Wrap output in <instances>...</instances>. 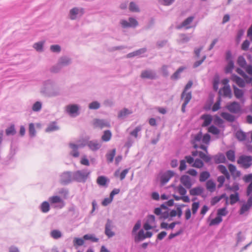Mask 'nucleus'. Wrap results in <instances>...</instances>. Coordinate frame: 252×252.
Returning a JSON list of instances; mask_svg holds the SVG:
<instances>
[{
  "mask_svg": "<svg viewBox=\"0 0 252 252\" xmlns=\"http://www.w3.org/2000/svg\"><path fill=\"white\" fill-rule=\"evenodd\" d=\"M40 93L44 96L48 97H55L61 94L59 88L56 87L55 82L51 80H47L43 82Z\"/></svg>",
  "mask_w": 252,
  "mask_h": 252,
  "instance_id": "1",
  "label": "nucleus"
},
{
  "mask_svg": "<svg viewBox=\"0 0 252 252\" xmlns=\"http://www.w3.org/2000/svg\"><path fill=\"white\" fill-rule=\"evenodd\" d=\"M91 173V171L87 168L73 172V181L78 183H85Z\"/></svg>",
  "mask_w": 252,
  "mask_h": 252,
  "instance_id": "2",
  "label": "nucleus"
},
{
  "mask_svg": "<svg viewBox=\"0 0 252 252\" xmlns=\"http://www.w3.org/2000/svg\"><path fill=\"white\" fill-rule=\"evenodd\" d=\"M237 162L244 168L248 169L252 165V157L247 155L240 156Z\"/></svg>",
  "mask_w": 252,
  "mask_h": 252,
  "instance_id": "3",
  "label": "nucleus"
},
{
  "mask_svg": "<svg viewBox=\"0 0 252 252\" xmlns=\"http://www.w3.org/2000/svg\"><path fill=\"white\" fill-rule=\"evenodd\" d=\"M80 107L76 104H69L66 106V112L72 117H76L80 114Z\"/></svg>",
  "mask_w": 252,
  "mask_h": 252,
  "instance_id": "4",
  "label": "nucleus"
},
{
  "mask_svg": "<svg viewBox=\"0 0 252 252\" xmlns=\"http://www.w3.org/2000/svg\"><path fill=\"white\" fill-rule=\"evenodd\" d=\"M140 76L142 79L150 80H156L158 78L156 71L152 69H146L142 71Z\"/></svg>",
  "mask_w": 252,
  "mask_h": 252,
  "instance_id": "5",
  "label": "nucleus"
},
{
  "mask_svg": "<svg viewBox=\"0 0 252 252\" xmlns=\"http://www.w3.org/2000/svg\"><path fill=\"white\" fill-rule=\"evenodd\" d=\"M249 196L246 202H244V203L242 204L239 210V214L240 215H244L246 212L249 211L252 207V194Z\"/></svg>",
  "mask_w": 252,
  "mask_h": 252,
  "instance_id": "6",
  "label": "nucleus"
},
{
  "mask_svg": "<svg viewBox=\"0 0 252 252\" xmlns=\"http://www.w3.org/2000/svg\"><path fill=\"white\" fill-rule=\"evenodd\" d=\"M175 174V173L172 170H167L160 177V183L161 186H164L167 183L169 182L170 179L173 177Z\"/></svg>",
  "mask_w": 252,
  "mask_h": 252,
  "instance_id": "7",
  "label": "nucleus"
},
{
  "mask_svg": "<svg viewBox=\"0 0 252 252\" xmlns=\"http://www.w3.org/2000/svg\"><path fill=\"white\" fill-rule=\"evenodd\" d=\"M73 181V172L65 171L61 176V183L63 185H67Z\"/></svg>",
  "mask_w": 252,
  "mask_h": 252,
  "instance_id": "8",
  "label": "nucleus"
},
{
  "mask_svg": "<svg viewBox=\"0 0 252 252\" xmlns=\"http://www.w3.org/2000/svg\"><path fill=\"white\" fill-rule=\"evenodd\" d=\"M243 179L245 183H249L246 188V194L250 195L252 194V173L245 175Z\"/></svg>",
  "mask_w": 252,
  "mask_h": 252,
  "instance_id": "9",
  "label": "nucleus"
},
{
  "mask_svg": "<svg viewBox=\"0 0 252 252\" xmlns=\"http://www.w3.org/2000/svg\"><path fill=\"white\" fill-rule=\"evenodd\" d=\"M226 108L231 113L236 114L241 111L240 104L237 101H233L226 105Z\"/></svg>",
  "mask_w": 252,
  "mask_h": 252,
  "instance_id": "10",
  "label": "nucleus"
},
{
  "mask_svg": "<svg viewBox=\"0 0 252 252\" xmlns=\"http://www.w3.org/2000/svg\"><path fill=\"white\" fill-rule=\"evenodd\" d=\"M113 222L112 220L109 219H108L106 221V223L105 225V234L108 237L111 238L113 237L115 233L114 232L111 230L112 228L113 227Z\"/></svg>",
  "mask_w": 252,
  "mask_h": 252,
  "instance_id": "11",
  "label": "nucleus"
},
{
  "mask_svg": "<svg viewBox=\"0 0 252 252\" xmlns=\"http://www.w3.org/2000/svg\"><path fill=\"white\" fill-rule=\"evenodd\" d=\"M85 13V10L83 8H79L78 7H74L70 10L69 16L70 19L71 20H75L77 18L78 14L81 17Z\"/></svg>",
  "mask_w": 252,
  "mask_h": 252,
  "instance_id": "12",
  "label": "nucleus"
},
{
  "mask_svg": "<svg viewBox=\"0 0 252 252\" xmlns=\"http://www.w3.org/2000/svg\"><path fill=\"white\" fill-rule=\"evenodd\" d=\"M232 87L235 97L239 99L242 103H244L245 101V99L244 98V91L243 90L238 88L234 85L232 86Z\"/></svg>",
  "mask_w": 252,
  "mask_h": 252,
  "instance_id": "13",
  "label": "nucleus"
},
{
  "mask_svg": "<svg viewBox=\"0 0 252 252\" xmlns=\"http://www.w3.org/2000/svg\"><path fill=\"white\" fill-rule=\"evenodd\" d=\"M94 125L95 127H98L101 129L104 127H110V123L104 119H95L94 120Z\"/></svg>",
  "mask_w": 252,
  "mask_h": 252,
  "instance_id": "14",
  "label": "nucleus"
},
{
  "mask_svg": "<svg viewBox=\"0 0 252 252\" xmlns=\"http://www.w3.org/2000/svg\"><path fill=\"white\" fill-rule=\"evenodd\" d=\"M180 180L182 184L188 189H190L193 185L191 178L189 175H183L181 176Z\"/></svg>",
  "mask_w": 252,
  "mask_h": 252,
  "instance_id": "15",
  "label": "nucleus"
},
{
  "mask_svg": "<svg viewBox=\"0 0 252 252\" xmlns=\"http://www.w3.org/2000/svg\"><path fill=\"white\" fill-rule=\"evenodd\" d=\"M87 146L89 149L93 151H96L101 147V144L99 143L96 140L88 141Z\"/></svg>",
  "mask_w": 252,
  "mask_h": 252,
  "instance_id": "16",
  "label": "nucleus"
},
{
  "mask_svg": "<svg viewBox=\"0 0 252 252\" xmlns=\"http://www.w3.org/2000/svg\"><path fill=\"white\" fill-rule=\"evenodd\" d=\"M228 167L234 180H235L236 177H239L241 176V172L237 170L236 166L234 164L229 163L228 165Z\"/></svg>",
  "mask_w": 252,
  "mask_h": 252,
  "instance_id": "17",
  "label": "nucleus"
},
{
  "mask_svg": "<svg viewBox=\"0 0 252 252\" xmlns=\"http://www.w3.org/2000/svg\"><path fill=\"white\" fill-rule=\"evenodd\" d=\"M110 182V180L107 177L103 175L99 176L96 179V183L101 187H107Z\"/></svg>",
  "mask_w": 252,
  "mask_h": 252,
  "instance_id": "18",
  "label": "nucleus"
},
{
  "mask_svg": "<svg viewBox=\"0 0 252 252\" xmlns=\"http://www.w3.org/2000/svg\"><path fill=\"white\" fill-rule=\"evenodd\" d=\"M58 63L62 67H63L70 64L72 63V61L71 58L67 56H64L60 58Z\"/></svg>",
  "mask_w": 252,
  "mask_h": 252,
  "instance_id": "19",
  "label": "nucleus"
},
{
  "mask_svg": "<svg viewBox=\"0 0 252 252\" xmlns=\"http://www.w3.org/2000/svg\"><path fill=\"white\" fill-rule=\"evenodd\" d=\"M231 79L235 82L240 88L245 87V82L243 79L235 74H233L231 76Z\"/></svg>",
  "mask_w": 252,
  "mask_h": 252,
  "instance_id": "20",
  "label": "nucleus"
},
{
  "mask_svg": "<svg viewBox=\"0 0 252 252\" xmlns=\"http://www.w3.org/2000/svg\"><path fill=\"white\" fill-rule=\"evenodd\" d=\"M49 201L51 204L62 203V205L60 206L62 208L64 206L63 200L61 197L58 195L52 196L49 198Z\"/></svg>",
  "mask_w": 252,
  "mask_h": 252,
  "instance_id": "21",
  "label": "nucleus"
},
{
  "mask_svg": "<svg viewBox=\"0 0 252 252\" xmlns=\"http://www.w3.org/2000/svg\"><path fill=\"white\" fill-rule=\"evenodd\" d=\"M230 205H233L237 202L240 201V194L238 192H236L234 193H232L229 196ZM241 202H244V200H242Z\"/></svg>",
  "mask_w": 252,
  "mask_h": 252,
  "instance_id": "22",
  "label": "nucleus"
},
{
  "mask_svg": "<svg viewBox=\"0 0 252 252\" xmlns=\"http://www.w3.org/2000/svg\"><path fill=\"white\" fill-rule=\"evenodd\" d=\"M69 146L72 149L70 155L74 158L78 157L79 156V152L78 149L79 148V146L73 143H70Z\"/></svg>",
  "mask_w": 252,
  "mask_h": 252,
  "instance_id": "23",
  "label": "nucleus"
},
{
  "mask_svg": "<svg viewBox=\"0 0 252 252\" xmlns=\"http://www.w3.org/2000/svg\"><path fill=\"white\" fill-rule=\"evenodd\" d=\"M220 116L224 119L230 123L235 122L236 119V118L234 115L226 112H221Z\"/></svg>",
  "mask_w": 252,
  "mask_h": 252,
  "instance_id": "24",
  "label": "nucleus"
},
{
  "mask_svg": "<svg viewBox=\"0 0 252 252\" xmlns=\"http://www.w3.org/2000/svg\"><path fill=\"white\" fill-rule=\"evenodd\" d=\"M60 129V127L57 126V123L55 121L52 122L48 125V126L45 129L46 132H51L53 131H57Z\"/></svg>",
  "mask_w": 252,
  "mask_h": 252,
  "instance_id": "25",
  "label": "nucleus"
},
{
  "mask_svg": "<svg viewBox=\"0 0 252 252\" xmlns=\"http://www.w3.org/2000/svg\"><path fill=\"white\" fill-rule=\"evenodd\" d=\"M192 95H191V92H188V94L186 96V97H184V102L182 104V108H181V111L183 113L186 112V106L188 105V104L189 103L190 100L191 99Z\"/></svg>",
  "mask_w": 252,
  "mask_h": 252,
  "instance_id": "26",
  "label": "nucleus"
},
{
  "mask_svg": "<svg viewBox=\"0 0 252 252\" xmlns=\"http://www.w3.org/2000/svg\"><path fill=\"white\" fill-rule=\"evenodd\" d=\"M214 161L216 164L220 163H225L226 161V158L222 153H219L213 156Z\"/></svg>",
  "mask_w": 252,
  "mask_h": 252,
  "instance_id": "27",
  "label": "nucleus"
},
{
  "mask_svg": "<svg viewBox=\"0 0 252 252\" xmlns=\"http://www.w3.org/2000/svg\"><path fill=\"white\" fill-rule=\"evenodd\" d=\"M204 191V189L201 187H197L193 188L189 190V193L192 196L201 195Z\"/></svg>",
  "mask_w": 252,
  "mask_h": 252,
  "instance_id": "28",
  "label": "nucleus"
},
{
  "mask_svg": "<svg viewBox=\"0 0 252 252\" xmlns=\"http://www.w3.org/2000/svg\"><path fill=\"white\" fill-rule=\"evenodd\" d=\"M146 239L145 234L143 229H141L134 237V241L137 243Z\"/></svg>",
  "mask_w": 252,
  "mask_h": 252,
  "instance_id": "29",
  "label": "nucleus"
},
{
  "mask_svg": "<svg viewBox=\"0 0 252 252\" xmlns=\"http://www.w3.org/2000/svg\"><path fill=\"white\" fill-rule=\"evenodd\" d=\"M202 119L204 120L203 126H207L211 125L213 117L210 114H205L201 116Z\"/></svg>",
  "mask_w": 252,
  "mask_h": 252,
  "instance_id": "30",
  "label": "nucleus"
},
{
  "mask_svg": "<svg viewBox=\"0 0 252 252\" xmlns=\"http://www.w3.org/2000/svg\"><path fill=\"white\" fill-rule=\"evenodd\" d=\"M223 92V95L224 97H228L229 98H232V94L230 86L227 84L225 85L222 89Z\"/></svg>",
  "mask_w": 252,
  "mask_h": 252,
  "instance_id": "31",
  "label": "nucleus"
},
{
  "mask_svg": "<svg viewBox=\"0 0 252 252\" xmlns=\"http://www.w3.org/2000/svg\"><path fill=\"white\" fill-rule=\"evenodd\" d=\"M85 240L84 236L82 238L75 237L73 240V244L75 249H77L79 247L82 246L84 244Z\"/></svg>",
  "mask_w": 252,
  "mask_h": 252,
  "instance_id": "32",
  "label": "nucleus"
},
{
  "mask_svg": "<svg viewBox=\"0 0 252 252\" xmlns=\"http://www.w3.org/2000/svg\"><path fill=\"white\" fill-rule=\"evenodd\" d=\"M186 67L182 66H180L178 69L171 75L170 78L171 80H177L180 78V74L183 72L185 69Z\"/></svg>",
  "mask_w": 252,
  "mask_h": 252,
  "instance_id": "33",
  "label": "nucleus"
},
{
  "mask_svg": "<svg viewBox=\"0 0 252 252\" xmlns=\"http://www.w3.org/2000/svg\"><path fill=\"white\" fill-rule=\"evenodd\" d=\"M116 149L109 151L106 154V160L108 163H111L114 160V158L116 155Z\"/></svg>",
  "mask_w": 252,
  "mask_h": 252,
  "instance_id": "34",
  "label": "nucleus"
},
{
  "mask_svg": "<svg viewBox=\"0 0 252 252\" xmlns=\"http://www.w3.org/2000/svg\"><path fill=\"white\" fill-rule=\"evenodd\" d=\"M132 112L129 110L128 109L125 108L123 109L120 110L118 114V118L119 119H124L127 116L132 114Z\"/></svg>",
  "mask_w": 252,
  "mask_h": 252,
  "instance_id": "35",
  "label": "nucleus"
},
{
  "mask_svg": "<svg viewBox=\"0 0 252 252\" xmlns=\"http://www.w3.org/2000/svg\"><path fill=\"white\" fill-rule=\"evenodd\" d=\"M39 209L43 213H48L50 210V205L49 202L43 201L39 206Z\"/></svg>",
  "mask_w": 252,
  "mask_h": 252,
  "instance_id": "36",
  "label": "nucleus"
},
{
  "mask_svg": "<svg viewBox=\"0 0 252 252\" xmlns=\"http://www.w3.org/2000/svg\"><path fill=\"white\" fill-rule=\"evenodd\" d=\"M206 187L207 190L211 192H213L216 189V184L212 180H209L206 183Z\"/></svg>",
  "mask_w": 252,
  "mask_h": 252,
  "instance_id": "37",
  "label": "nucleus"
},
{
  "mask_svg": "<svg viewBox=\"0 0 252 252\" xmlns=\"http://www.w3.org/2000/svg\"><path fill=\"white\" fill-rule=\"evenodd\" d=\"M207 220L208 221H210L209 225L210 226H212L214 225H219L220 222L222 221V218H220L218 216H217L215 218L212 220H210V218L209 217Z\"/></svg>",
  "mask_w": 252,
  "mask_h": 252,
  "instance_id": "38",
  "label": "nucleus"
},
{
  "mask_svg": "<svg viewBox=\"0 0 252 252\" xmlns=\"http://www.w3.org/2000/svg\"><path fill=\"white\" fill-rule=\"evenodd\" d=\"M236 137L238 140L243 141L246 139L247 135L245 132L242 129L238 130L236 133Z\"/></svg>",
  "mask_w": 252,
  "mask_h": 252,
  "instance_id": "39",
  "label": "nucleus"
},
{
  "mask_svg": "<svg viewBox=\"0 0 252 252\" xmlns=\"http://www.w3.org/2000/svg\"><path fill=\"white\" fill-rule=\"evenodd\" d=\"M214 123L219 127H224V121L217 115L214 116Z\"/></svg>",
  "mask_w": 252,
  "mask_h": 252,
  "instance_id": "40",
  "label": "nucleus"
},
{
  "mask_svg": "<svg viewBox=\"0 0 252 252\" xmlns=\"http://www.w3.org/2000/svg\"><path fill=\"white\" fill-rule=\"evenodd\" d=\"M193 85V82L191 80H189L188 83L185 86V88L181 94V98L183 99L184 97H186L188 93H187L188 90L190 89Z\"/></svg>",
  "mask_w": 252,
  "mask_h": 252,
  "instance_id": "41",
  "label": "nucleus"
},
{
  "mask_svg": "<svg viewBox=\"0 0 252 252\" xmlns=\"http://www.w3.org/2000/svg\"><path fill=\"white\" fill-rule=\"evenodd\" d=\"M210 177V173L207 171H204L200 173L199 176V181L204 182Z\"/></svg>",
  "mask_w": 252,
  "mask_h": 252,
  "instance_id": "42",
  "label": "nucleus"
},
{
  "mask_svg": "<svg viewBox=\"0 0 252 252\" xmlns=\"http://www.w3.org/2000/svg\"><path fill=\"white\" fill-rule=\"evenodd\" d=\"M16 133L15 125L11 124L10 126L5 129V134L7 136L14 135Z\"/></svg>",
  "mask_w": 252,
  "mask_h": 252,
  "instance_id": "43",
  "label": "nucleus"
},
{
  "mask_svg": "<svg viewBox=\"0 0 252 252\" xmlns=\"http://www.w3.org/2000/svg\"><path fill=\"white\" fill-rule=\"evenodd\" d=\"M112 136V133L110 130H106L104 131V133L101 137V139L104 142L109 141Z\"/></svg>",
  "mask_w": 252,
  "mask_h": 252,
  "instance_id": "44",
  "label": "nucleus"
},
{
  "mask_svg": "<svg viewBox=\"0 0 252 252\" xmlns=\"http://www.w3.org/2000/svg\"><path fill=\"white\" fill-rule=\"evenodd\" d=\"M226 156L227 159L232 161L234 162L235 160V153L233 150H229L226 152Z\"/></svg>",
  "mask_w": 252,
  "mask_h": 252,
  "instance_id": "45",
  "label": "nucleus"
},
{
  "mask_svg": "<svg viewBox=\"0 0 252 252\" xmlns=\"http://www.w3.org/2000/svg\"><path fill=\"white\" fill-rule=\"evenodd\" d=\"M44 43L43 41L36 42L33 44V47L38 52H43Z\"/></svg>",
  "mask_w": 252,
  "mask_h": 252,
  "instance_id": "46",
  "label": "nucleus"
},
{
  "mask_svg": "<svg viewBox=\"0 0 252 252\" xmlns=\"http://www.w3.org/2000/svg\"><path fill=\"white\" fill-rule=\"evenodd\" d=\"M200 158L207 163H210L212 159V157L210 155L205 154L202 151H200Z\"/></svg>",
  "mask_w": 252,
  "mask_h": 252,
  "instance_id": "47",
  "label": "nucleus"
},
{
  "mask_svg": "<svg viewBox=\"0 0 252 252\" xmlns=\"http://www.w3.org/2000/svg\"><path fill=\"white\" fill-rule=\"evenodd\" d=\"M228 213L227 211V207H224L218 209L217 212V216L220 218H222V217L225 216Z\"/></svg>",
  "mask_w": 252,
  "mask_h": 252,
  "instance_id": "48",
  "label": "nucleus"
},
{
  "mask_svg": "<svg viewBox=\"0 0 252 252\" xmlns=\"http://www.w3.org/2000/svg\"><path fill=\"white\" fill-rule=\"evenodd\" d=\"M220 78L218 75H216L213 80V88L214 91H217L219 89Z\"/></svg>",
  "mask_w": 252,
  "mask_h": 252,
  "instance_id": "49",
  "label": "nucleus"
},
{
  "mask_svg": "<svg viewBox=\"0 0 252 252\" xmlns=\"http://www.w3.org/2000/svg\"><path fill=\"white\" fill-rule=\"evenodd\" d=\"M208 131L209 132L214 135H218L220 133V130L217 126L213 125H211L208 127Z\"/></svg>",
  "mask_w": 252,
  "mask_h": 252,
  "instance_id": "50",
  "label": "nucleus"
},
{
  "mask_svg": "<svg viewBox=\"0 0 252 252\" xmlns=\"http://www.w3.org/2000/svg\"><path fill=\"white\" fill-rule=\"evenodd\" d=\"M204 164L203 160L201 158H196L194 160V162L192 164L193 167L201 168L203 167Z\"/></svg>",
  "mask_w": 252,
  "mask_h": 252,
  "instance_id": "51",
  "label": "nucleus"
},
{
  "mask_svg": "<svg viewBox=\"0 0 252 252\" xmlns=\"http://www.w3.org/2000/svg\"><path fill=\"white\" fill-rule=\"evenodd\" d=\"M51 236L55 239H58L62 236V232L57 229H54L51 231Z\"/></svg>",
  "mask_w": 252,
  "mask_h": 252,
  "instance_id": "52",
  "label": "nucleus"
},
{
  "mask_svg": "<svg viewBox=\"0 0 252 252\" xmlns=\"http://www.w3.org/2000/svg\"><path fill=\"white\" fill-rule=\"evenodd\" d=\"M237 63L240 67L242 68H245L247 65L246 61L244 57L242 56H240L238 57L237 59Z\"/></svg>",
  "mask_w": 252,
  "mask_h": 252,
  "instance_id": "53",
  "label": "nucleus"
},
{
  "mask_svg": "<svg viewBox=\"0 0 252 252\" xmlns=\"http://www.w3.org/2000/svg\"><path fill=\"white\" fill-rule=\"evenodd\" d=\"M29 136L31 137H34L35 136L36 130L35 129L34 124L30 123L29 124Z\"/></svg>",
  "mask_w": 252,
  "mask_h": 252,
  "instance_id": "54",
  "label": "nucleus"
},
{
  "mask_svg": "<svg viewBox=\"0 0 252 252\" xmlns=\"http://www.w3.org/2000/svg\"><path fill=\"white\" fill-rule=\"evenodd\" d=\"M42 102L41 101H36L32 106V110L34 112H39L42 108Z\"/></svg>",
  "mask_w": 252,
  "mask_h": 252,
  "instance_id": "55",
  "label": "nucleus"
},
{
  "mask_svg": "<svg viewBox=\"0 0 252 252\" xmlns=\"http://www.w3.org/2000/svg\"><path fill=\"white\" fill-rule=\"evenodd\" d=\"M84 238L85 240H91L93 242H97L99 241V239L95 237L93 234H85L84 235Z\"/></svg>",
  "mask_w": 252,
  "mask_h": 252,
  "instance_id": "56",
  "label": "nucleus"
},
{
  "mask_svg": "<svg viewBox=\"0 0 252 252\" xmlns=\"http://www.w3.org/2000/svg\"><path fill=\"white\" fill-rule=\"evenodd\" d=\"M194 18V17L193 16L188 17L182 22L181 26L180 27H178V28L180 29L181 27H185L190 24L192 22Z\"/></svg>",
  "mask_w": 252,
  "mask_h": 252,
  "instance_id": "57",
  "label": "nucleus"
},
{
  "mask_svg": "<svg viewBox=\"0 0 252 252\" xmlns=\"http://www.w3.org/2000/svg\"><path fill=\"white\" fill-rule=\"evenodd\" d=\"M225 60L227 63L234 62L233 57L230 50H227L225 53Z\"/></svg>",
  "mask_w": 252,
  "mask_h": 252,
  "instance_id": "58",
  "label": "nucleus"
},
{
  "mask_svg": "<svg viewBox=\"0 0 252 252\" xmlns=\"http://www.w3.org/2000/svg\"><path fill=\"white\" fill-rule=\"evenodd\" d=\"M234 67V62L227 63L226 66L225 67V72L226 73H230L232 72Z\"/></svg>",
  "mask_w": 252,
  "mask_h": 252,
  "instance_id": "59",
  "label": "nucleus"
},
{
  "mask_svg": "<svg viewBox=\"0 0 252 252\" xmlns=\"http://www.w3.org/2000/svg\"><path fill=\"white\" fill-rule=\"evenodd\" d=\"M129 9L131 12H138L140 11L139 8L137 5L133 1H131L130 2Z\"/></svg>",
  "mask_w": 252,
  "mask_h": 252,
  "instance_id": "60",
  "label": "nucleus"
},
{
  "mask_svg": "<svg viewBox=\"0 0 252 252\" xmlns=\"http://www.w3.org/2000/svg\"><path fill=\"white\" fill-rule=\"evenodd\" d=\"M220 101H221V98H220V96L218 98V100L214 104V105L213 106V107L212 108V110L213 112H216L221 108Z\"/></svg>",
  "mask_w": 252,
  "mask_h": 252,
  "instance_id": "61",
  "label": "nucleus"
},
{
  "mask_svg": "<svg viewBox=\"0 0 252 252\" xmlns=\"http://www.w3.org/2000/svg\"><path fill=\"white\" fill-rule=\"evenodd\" d=\"M100 107V103L97 101H94L89 105V108L92 110H97Z\"/></svg>",
  "mask_w": 252,
  "mask_h": 252,
  "instance_id": "62",
  "label": "nucleus"
},
{
  "mask_svg": "<svg viewBox=\"0 0 252 252\" xmlns=\"http://www.w3.org/2000/svg\"><path fill=\"white\" fill-rule=\"evenodd\" d=\"M179 37H180V39H179V42L181 43H187L190 40V37L184 33L180 34L179 35Z\"/></svg>",
  "mask_w": 252,
  "mask_h": 252,
  "instance_id": "63",
  "label": "nucleus"
},
{
  "mask_svg": "<svg viewBox=\"0 0 252 252\" xmlns=\"http://www.w3.org/2000/svg\"><path fill=\"white\" fill-rule=\"evenodd\" d=\"M175 206L176 207V209H177L176 211L177 212V216L179 218H180L183 214L182 208L187 206V205L184 204H182L181 205H178L177 204H175Z\"/></svg>",
  "mask_w": 252,
  "mask_h": 252,
  "instance_id": "64",
  "label": "nucleus"
}]
</instances>
